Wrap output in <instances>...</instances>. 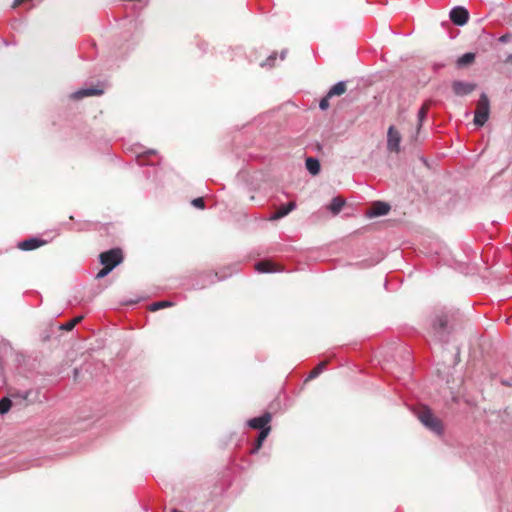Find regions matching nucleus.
<instances>
[{
  "mask_svg": "<svg viewBox=\"0 0 512 512\" xmlns=\"http://www.w3.org/2000/svg\"><path fill=\"white\" fill-rule=\"evenodd\" d=\"M416 415L419 421L429 430L436 434H442L443 424L442 421L434 415L432 410L427 406H421L416 410Z\"/></svg>",
  "mask_w": 512,
  "mask_h": 512,
  "instance_id": "obj_1",
  "label": "nucleus"
},
{
  "mask_svg": "<svg viewBox=\"0 0 512 512\" xmlns=\"http://www.w3.org/2000/svg\"><path fill=\"white\" fill-rule=\"evenodd\" d=\"M489 114H490V102H489L487 95L485 93H482L479 97V100L477 102V107L475 110V115H474L475 125L480 126V127L483 126L487 122V120L489 118Z\"/></svg>",
  "mask_w": 512,
  "mask_h": 512,
  "instance_id": "obj_2",
  "label": "nucleus"
},
{
  "mask_svg": "<svg viewBox=\"0 0 512 512\" xmlns=\"http://www.w3.org/2000/svg\"><path fill=\"white\" fill-rule=\"evenodd\" d=\"M99 258L103 266L111 267V270H113L117 265H119L123 261V253L121 249L114 248L102 252Z\"/></svg>",
  "mask_w": 512,
  "mask_h": 512,
  "instance_id": "obj_3",
  "label": "nucleus"
},
{
  "mask_svg": "<svg viewBox=\"0 0 512 512\" xmlns=\"http://www.w3.org/2000/svg\"><path fill=\"white\" fill-rule=\"evenodd\" d=\"M400 142H401L400 132L394 126H390L388 128V132H387V149L390 152L399 153Z\"/></svg>",
  "mask_w": 512,
  "mask_h": 512,
  "instance_id": "obj_4",
  "label": "nucleus"
},
{
  "mask_svg": "<svg viewBox=\"0 0 512 512\" xmlns=\"http://www.w3.org/2000/svg\"><path fill=\"white\" fill-rule=\"evenodd\" d=\"M451 21L458 26L465 25L469 20V12L466 8L457 6L450 11Z\"/></svg>",
  "mask_w": 512,
  "mask_h": 512,
  "instance_id": "obj_5",
  "label": "nucleus"
},
{
  "mask_svg": "<svg viewBox=\"0 0 512 512\" xmlns=\"http://www.w3.org/2000/svg\"><path fill=\"white\" fill-rule=\"evenodd\" d=\"M476 84L464 82V81H453L452 90L456 96H465L472 93L476 89Z\"/></svg>",
  "mask_w": 512,
  "mask_h": 512,
  "instance_id": "obj_6",
  "label": "nucleus"
},
{
  "mask_svg": "<svg viewBox=\"0 0 512 512\" xmlns=\"http://www.w3.org/2000/svg\"><path fill=\"white\" fill-rule=\"evenodd\" d=\"M271 419V414L269 412H266L259 417L250 419L248 421V425L253 429H260L262 431L264 428H271L270 426H268Z\"/></svg>",
  "mask_w": 512,
  "mask_h": 512,
  "instance_id": "obj_7",
  "label": "nucleus"
},
{
  "mask_svg": "<svg viewBox=\"0 0 512 512\" xmlns=\"http://www.w3.org/2000/svg\"><path fill=\"white\" fill-rule=\"evenodd\" d=\"M296 208V203L294 201H290L289 203L285 205H281L279 208L276 209V211L269 217L270 221H276L279 220L286 215H288L291 211H293Z\"/></svg>",
  "mask_w": 512,
  "mask_h": 512,
  "instance_id": "obj_8",
  "label": "nucleus"
},
{
  "mask_svg": "<svg viewBox=\"0 0 512 512\" xmlns=\"http://www.w3.org/2000/svg\"><path fill=\"white\" fill-rule=\"evenodd\" d=\"M431 105H432V101L427 100L422 104L421 108L419 109L418 114H417L418 123H417V127H416V134L419 133V131L423 125V122L425 121V119L427 117V114H428V111H429Z\"/></svg>",
  "mask_w": 512,
  "mask_h": 512,
  "instance_id": "obj_9",
  "label": "nucleus"
},
{
  "mask_svg": "<svg viewBox=\"0 0 512 512\" xmlns=\"http://www.w3.org/2000/svg\"><path fill=\"white\" fill-rule=\"evenodd\" d=\"M45 241L39 240L37 238H29L24 241L19 242L18 248L24 251H30L39 248L44 245Z\"/></svg>",
  "mask_w": 512,
  "mask_h": 512,
  "instance_id": "obj_10",
  "label": "nucleus"
},
{
  "mask_svg": "<svg viewBox=\"0 0 512 512\" xmlns=\"http://www.w3.org/2000/svg\"><path fill=\"white\" fill-rule=\"evenodd\" d=\"M389 211H390V206L387 203L378 201V202L373 203L368 215L371 217L382 216V215H386Z\"/></svg>",
  "mask_w": 512,
  "mask_h": 512,
  "instance_id": "obj_11",
  "label": "nucleus"
},
{
  "mask_svg": "<svg viewBox=\"0 0 512 512\" xmlns=\"http://www.w3.org/2000/svg\"><path fill=\"white\" fill-rule=\"evenodd\" d=\"M255 269L260 273H270L277 271L276 265L268 260L260 261L255 264Z\"/></svg>",
  "mask_w": 512,
  "mask_h": 512,
  "instance_id": "obj_12",
  "label": "nucleus"
},
{
  "mask_svg": "<svg viewBox=\"0 0 512 512\" xmlns=\"http://www.w3.org/2000/svg\"><path fill=\"white\" fill-rule=\"evenodd\" d=\"M102 93H103V91L101 89H95V88L82 89V90H79V91L75 92L73 94V97L75 99H82V98L88 97V96L101 95Z\"/></svg>",
  "mask_w": 512,
  "mask_h": 512,
  "instance_id": "obj_13",
  "label": "nucleus"
},
{
  "mask_svg": "<svg viewBox=\"0 0 512 512\" xmlns=\"http://www.w3.org/2000/svg\"><path fill=\"white\" fill-rule=\"evenodd\" d=\"M345 205V200L342 197L333 198L331 204L328 209L331 211L333 215H337Z\"/></svg>",
  "mask_w": 512,
  "mask_h": 512,
  "instance_id": "obj_14",
  "label": "nucleus"
},
{
  "mask_svg": "<svg viewBox=\"0 0 512 512\" xmlns=\"http://www.w3.org/2000/svg\"><path fill=\"white\" fill-rule=\"evenodd\" d=\"M346 90H347L346 83L338 82L334 86L331 87V89L328 92V97L341 96L346 92Z\"/></svg>",
  "mask_w": 512,
  "mask_h": 512,
  "instance_id": "obj_15",
  "label": "nucleus"
},
{
  "mask_svg": "<svg viewBox=\"0 0 512 512\" xmlns=\"http://www.w3.org/2000/svg\"><path fill=\"white\" fill-rule=\"evenodd\" d=\"M306 168L312 175L320 172V163L316 158L309 157L306 159Z\"/></svg>",
  "mask_w": 512,
  "mask_h": 512,
  "instance_id": "obj_16",
  "label": "nucleus"
},
{
  "mask_svg": "<svg viewBox=\"0 0 512 512\" xmlns=\"http://www.w3.org/2000/svg\"><path fill=\"white\" fill-rule=\"evenodd\" d=\"M271 431V428H264L262 431H260L258 438L256 440L255 447L252 449V453L257 452L261 447L265 439L268 437L269 433Z\"/></svg>",
  "mask_w": 512,
  "mask_h": 512,
  "instance_id": "obj_17",
  "label": "nucleus"
},
{
  "mask_svg": "<svg viewBox=\"0 0 512 512\" xmlns=\"http://www.w3.org/2000/svg\"><path fill=\"white\" fill-rule=\"evenodd\" d=\"M474 60H475V54L468 52L458 58L457 65L459 67L466 66V65L472 64L474 62Z\"/></svg>",
  "mask_w": 512,
  "mask_h": 512,
  "instance_id": "obj_18",
  "label": "nucleus"
},
{
  "mask_svg": "<svg viewBox=\"0 0 512 512\" xmlns=\"http://www.w3.org/2000/svg\"><path fill=\"white\" fill-rule=\"evenodd\" d=\"M448 318L445 314L438 315L433 323L435 330H444L447 327Z\"/></svg>",
  "mask_w": 512,
  "mask_h": 512,
  "instance_id": "obj_19",
  "label": "nucleus"
},
{
  "mask_svg": "<svg viewBox=\"0 0 512 512\" xmlns=\"http://www.w3.org/2000/svg\"><path fill=\"white\" fill-rule=\"evenodd\" d=\"M83 319V316H77L74 319L62 324L60 326L61 330L71 331L78 323H80Z\"/></svg>",
  "mask_w": 512,
  "mask_h": 512,
  "instance_id": "obj_20",
  "label": "nucleus"
},
{
  "mask_svg": "<svg viewBox=\"0 0 512 512\" xmlns=\"http://www.w3.org/2000/svg\"><path fill=\"white\" fill-rule=\"evenodd\" d=\"M174 304L170 301H158L154 302L149 306V310L152 312L158 311L163 308L172 307Z\"/></svg>",
  "mask_w": 512,
  "mask_h": 512,
  "instance_id": "obj_21",
  "label": "nucleus"
},
{
  "mask_svg": "<svg viewBox=\"0 0 512 512\" xmlns=\"http://www.w3.org/2000/svg\"><path fill=\"white\" fill-rule=\"evenodd\" d=\"M328 361H322L320 362L315 368H313L309 374V379H313V378H316L317 376H319L323 370L326 368V365H327Z\"/></svg>",
  "mask_w": 512,
  "mask_h": 512,
  "instance_id": "obj_22",
  "label": "nucleus"
},
{
  "mask_svg": "<svg viewBox=\"0 0 512 512\" xmlns=\"http://www.w3.org/2000/svg\"><path fill=\"white\" fill-rule=\"evenodd\" d=\"M12 406V401L7 398V397H4L0 400V414H5L7 413L10 408Z\"/></svg>",
  "mask_w": 512,
  "mask_h": 512,
  "instance_id": "obj_23",
  "label": "nucleus"
},
{
  "mask_svg": "<svg viewBox=\"0 0 512 512\" xmlns=\"http://www.w3.org/2000/svg\"><path fill=\"white\" fill-rule=\"evenodd\" d=\"M111 267L104 266L96 275L97 279L104 278L106 275H108L111 272Z\"/></svg>",
  "mask_w": 512,
  "mask_h": 512,
  "instance_id": "obj_24",
  "label": "nucleus"
},
{
  "mask_svg": "<svg viewBox=\"0 0 512 512\" xmlns=\"http://www.w3.org/2000/svg\"><path fill=\"white\" fill-rule=\"evenodd\" d=\"M330 98H331V97H328V94H327L324 98H322V99H321V101H320V103H319V107H320V109H322V110H326V109H328V108H329V106H330V104H329V99H330Z\"/></svg>",
  "mask_w": 512,
  "mask_h": 512,
  "instance_id": "obj_25",
  "label": "nucleus"
},
{
  "mask_svg": "<svg viewBox=\"0 0 512 512\" xmlns=\"http://www.w3.org/2000/svg\"><path fill=\"white\" fill-rule=\"evenodd\" d=\"M192 205L197 207V208H199V209H203L205 207L204 200L201 197L194 199L192 201Z\"/></svg>",
  "mask_w": 512,
  "mask_h": 512,
  "instance_id": "obj_26",
  "label": "nucleus"
},
{
  "mask_svg": "<svg viewBox=\"0 0 512 512\" xmlns=\"http://www.w3.org/2000/svg\"><path fill=\"white\" fill-rule=\"evenodd\" d=\"M511 38V35L510 34H505V35H502L500 38H499V41L500 42H503V43H506L510 40Z\"/></svg>",
  "mask_w": 512,
  "mask_h": 512,
  "instance_id": "obj_27",
  "label": "nucleus"
},
{
  "mask_svg": "<svg viewBox=\"0 0 512 512\" xmlns=\"http://www.w3.org/2000/svg\"><path fill=\"white\" fill-rule=\"evenodd\" d=\"M504 62H505L506 64H512V54H509V55L506 57V59H505V61H504Z\"/></svg>",
  "mask_w": 512,
  "mask_h": 512,
  "instance_id": "obj_28",
  "label": "nucleus"
}]
</instances>
